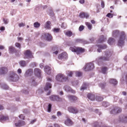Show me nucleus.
Masks as SVG:
<instances>
[{
    "mask_svg": "<svg viewBox=\"0 0 127 127\" xmlns=\"http://www.w3.org/2000/svg\"><path fill=\"white\" fill-rule=\"evenodd\" d=\"M68 77L65 76L63 74L59 73L56 77V79L58 81L60 82H65L68 80Z\"/></svg>",
    "mask_w": 127,
    "mask_h": 127,
    "instance_id": "obj_1",
    "label": "nucleus"
},
{
    "mask_svg": "<svg viewBox=\"0 0 127 127\" xmlns=\"http://www.w3.org/2000/svg\"><path fill=\"white\" fill-rule=\"evenodd\" d=\"M126 35L124 32H122L120 33V36L118 41V45L119 46L123 45Z\"/></svg>",
    "mask_w": 127,
    "mask_h": 127,
    "instance_id": "obj_2",
    "label": "nucleus"
},
{
    "mask_svg": "<svg viewBox=\"0 0 127 127\" xmlns=\"http://www.w3.org/2000/svg\"><path fill=\"white\" fill-rule=\"evenodd\" d=\"M105 56L99 57V61H108L109 60V58L111 56L112 52L109 51L105 52Z\"/></svg>",
    "mask_w": 127,
    "mask_h": 127,
    "instance_id": "obj_3",
    "label": "nucleus"
},
{
    "mask_svg": "<svg viewBox=\"0 0 127 127\" xmlns=\"http://www.w3.org/2000/svg\"><path fill=\"white\" fill-rule=\"evenodd\" d=\"M18 78V76L14 72H11L10 73L9 76L8 78V80L9 81H16L17 80Z\"/></svg>",
    "mask_w": 127,
    "mask_h": 127,
    "instance_id": "obj_4",
    "label": "nucleus"
},
{
    "mask_svg": "<svg viewBox=\"0 0 127 127\" xmlns=\"http://www.w3.org/2000/svg\"><path fill=\"white\" fill-rule=\"evenodd\" d=\"M70 49L72 52H76L77 54H78L80 53L83 52L84 51V49L80 47H71L70 48Z\"/></svg>",
    "mask_w": 127,
    "mask_h": 127,
    "instance_id": "obj_5",
    "label": "nucleus"
},
{
    "mask_svg": "<svg viewBox=\"0 0 127 127\" xmlns=\"http://www.w3.org/2000/svg\"><path fill=\"white\" fill-rule=\"evenodd\" d=\"M94 67V64L93 63H90L87 64L86 66L84 67L83 69L85 71H88L93 69Z\"/></svg>",
    "mask_w": 127,
    "mask_h": 127,
    "instance_id": "obj_6",
    "label": "nucleus"
},
{
    "mask_svg": "<svg viewBox=\"0 0 127 127\" xmlns=\"http://www.w3.org/2000/svg\"><path fill=\"white\" fill-rule=\"evenodd\" d=\"M67 110L69 112L75 114L78 113L79 112L78 109L76 107L72 106L68 107Z\"/></svg>",
    "mask_w": 127,
    "mask_h": 127,
    "instance_id": "obj_7",
    "label": "nucleus"
},
{
    "mask_svg": "<svg viewBox=\"0 0 127 127\" xmlns=\"http://www.w3.org/2000/svg\"><path fill=\"white\" fill-rule=\"evenodd\" d=\"M43 37L45 39L48 41H50L52 39V37L51 34L49 33H44L42 35L41 38Z\"/></svg>",
    "mask_w": 127,
    "mask_h": 127,
    "instance_id": "obj_8",
    "label": "nucleus"
},
{
    "mask_svg": "<svg viewBox=\"0 0 127 127\" xmlns=\"http://www.w3.org/2000/svg\"><path fill=\"white\" fill-rule=\"evenodd\" d=\"M24 55L26 58L28 59H31L33 58L32 52L30 50H27L25 51Z\"/></svg>",
    "mask_w": 127,
    "mask_h": 127,
    "instance_id": "obj_9",
    "label": "nucleus"
},
{
    "mask_svg": "<svg viewBox=\"0 0 127 127\" xmlns=\"http://www.w3.org/2000/svg\"><path fill=\"white\" fill-rule=\"evenodd\" d=\"M122 111V109L118 107H116L110 111L111 114H116L117 113H120Z\"/></svg>",
    "mask_w": 127,
    "mask_h": 127,
    "instance_id": "obj_10",
    "label": "nucleus"
},
{
    "mask_svg": "<svg viewBox=\"0 0 127 127\" xmlns=\"http://www.w3.org/2000/svg\"><path fill=\"white\" fill-rule=\"evenodd\" d=\"M49 97L51 100L59 101L61 100V98H60L58 96L55 95H51L49 96Z\"/></svg>",
    "mask_w": 127,
    "mask_h": 127,
    "instance_id": "obj_11",
    "label": "nucleus"
},
{
    "mask_svg": "<svg viewBox=\"0 0 127 127\" xmlns=\"http://www.w3.org/2000/svg\"><path fill=\"white\" fill-rule=\"evenodd\" d=\"M98 47L97 50L98 52H101V50L105 49L107 48V46L105 45H97Z\"/></svg>",
    "mask_w": 127,
    "mask_h": 127,
    "instance_id": "obj_12",
    "label": "nucleus"
},
{
    "mask_svg": "<svg viewBox=\"0 0 127 127\" xmlns=\"http://www.w3.org/2000/svg\"><path fill=\"white\" fill-rule=\"evenodd\" d=\"M67 57V54L65 52H64L59 55L58 58L59 59H63L66 58Z\"/></svg>",
    "mask_w": 127,
    "mask_h": 127,
    "instance_id": "obj_13",
    "label": "nucleus"
},
{
    "mask_svg": "<svg viewBox=\"0 0 127 127\" xmlns=\"http://www.w3.org/2000/svg\"><path fill=\"white\" fill-rule=\"evenodd\" d=\"M33 74V70L32 69H29L26 71L25 76V77H28L31 76Z\"/></svg>",
    "mask_w": 127,
    "mask_h": 127,
    "instance_id": "obj_14",
    "label": "nucleus"
},
{
    "mask_svg": "<svg viewBox=\"0 0 127 127\" xmlns=\"http://www.w3.org/2000/svg\"><path fill=\"white\" fill-rule=\"evenodd\" d=\"M79 16L82 18H87L89 17V15L87 13L82 12L80 13Z\"/></svg>",
    "mask_w": 127,
    "mask_h": 127,
    "instance_id": "obj_15",
    "label": "nucleus"
},
{
    "mask_svg": "<svg viewBox=\"0 0 127 127\" xmlns=\"http://www.w3.org/2000/svg\"><path fill=\"white\" fill-rule=\"evenodd\" d=\"M67 96L69 100L73 101H75L78 99L77 97L74 96L68 95H67Z\"/></svg>",
    "mask_w": 127,
    "mask_h": 127,
    "instance_id": "obj_16",
    "label": "nucleus"
},
{
    "mask_svg": "<svg viewBox=\"0 0 127 127\" xmlns=\"http://www.w3.org/2000/svg\"><path fill=\"white\" fill-rule=\"evenodd\" d=\"M64 123L65 125L68 126H70L72 125L73 124L72 122L69 118H67V119L65 120Z\"/></svg>",
    "mask_w": 127,
    "mask_h": 127,
    "instance_id": "obj_17",
    "label": "nucleus"
},
{
    "mask_svg": "<svg viewBox=\"0 0 127 127\" xmlns=\"http://www.w3.org/2000/svg\"><path fill=\"white\" fill-rule=\"evenodd\" d=\"M45 73L49 75L51 73V70L50 67L48 66H46L44 69Z\"/></svg>",
    "mask_w": 127,
    "mask_h": 127,
    "instance_id": "obj_18",
    "label": "nucleus"
},
{
    "mask_svg": "<svg viewBox=\"0 0 127 127\" xmlns=\"http://www.w3.org/2000/svg\"><path fill=\"white\" fill-rule=\"evenodd\" d=\"M7 70H8L6 67H2L0 69V74H5L7 72Z\"/></svg>",
    "mask_w": 127,
    "mask_h": 127,
    "instance_id": "obj_19",
    "label": "nucleus"
},
{
    "mask_svg": "<svg viewBox=\"0 0 127 127\" xmlns=\"http://www.w3.org/2000/svg\"><path fill=\"white\" fill-rule=\"evenodd\" d=\"M120 120L121 121L125 122H127V116L124 115H121L120 117Z\"/></svg>",
    "mask_w": 127,
    "mask_h": 127,
    "instance_id": "obj_20",
    "label": "nucleus"
},
{
    "mask_svg": "<svg viewBox=\"0 0 127 127\" xmlns=\"http://www.w3.org/2000/svg\"><path fill=\"white\" fill-rule=\"evenodd\" d=\"M25 122L23 121H19L18 123H16L15 125L16 127H20L25 125Z\"/></svg>",
    "mask_w": 127,
    "mask_h": 127,
    "instance_id": "obj_21",
    "label": "nucleus"
},
{
    "mask_svg": "<svg viewBox=\"0 0 127 127\" xmlns=\"http://www.w3.org/2000/svg\"><path fill=\"white\" fill-rule=\"evenodd\" d=\"M52 86V85L51 83L48 82H47L44 88V90L45 91H47L49 89L51 88Z\"/></svg>",
    "mask_w": 127,
    "mask_h": 127,
    "instance_id": "obj_22",
    "label": "nucleus"
},
{
    "mask_svg": "<svg viewBox=\"0 0 127 127\" xmlns=\"http://www.w3.org/2000/svg\"><path fill=\"white\" fill-rule=\"evenodd\" d=\"M19 64L22 67H24L26 66L27 63L25 61L21 60L20 61Z\"/></svg>",
    "mask_w": 127,
    "mask_h": 127,
    "instance_id": "obj_23",
    "label": "nucleus"
},
{
    "mask_svg": "<svg viewBox=\"0 0 127 127\" xmlns=\"http://www.w3.org/2000/svg\"><path fill=\"white\" fill-rule=\"evenodd\" d=\"M35 75L39 77L40 76V70L39 68H36L34 70Z\"/></svg>",
    "mask_w": 127,
    "mask_h": 127,
    "instance_id": "obj_24",
    "label": "nucleus"
},
{
    "mask_svg": "<svg viewBox=\"0 0 127 127\" xmlns=\"http://www.w3.org/2000/svg\"><path fill=\"white\" fill-rule=\"evenodd\" d=\"M8 119V118L7 117H5L3 115H0V121L2 122L3 121H5Z\"/></svg>",
    "mask_w": 127,
    "mask_h": 127,
    "instance_id": "obj_25",
    "label": "nucleus"
},
{
    "mask_svg": "<svg viewBox=\"0 0 127 127\" xmlns=\"http://www.w3.org/2000/svg\"><path fill=\"white\" fill-rule=\"evenodd\" d=\"M87 97L88 98L92 101L95 100V96L94 95L92 94H89L88 95Z\"/></svg>",
    "mask_w": 127,
    "mask_h": 127,
    "instance_id": "obj_26",
    "label": "nucleus"
},
{
    "mask_svg": "<svg viewBox=\"0 0 127 127\" xmlns=\"http://www.w3.org/2000/svg\"><path fill=\"white\" fill-rule=\"evenodd\" d=\"M115 42V39L112 38H109L108 41V43L110 45H112Z\"/></svg>",
    "mask_w": 127,
    "mask_h": 127,
    "instance_id": "obj_27",
    "label": "nucleus"
},
{
    "mask_svg": "<svg viewBox=\"0 0 127 127\" xmlns=\"http://www.w3.org/2000/svg\"><path fill=\"white\" fill-rule=\"evenodd\" d=\"M109 82L110 83L114 85L117 84L118 83L116 79H110Z\"/></svg>",
    "mask_w": 127,
    "mask_h": 127,
    "instance_id": "obj_28",
    "label": "nucleus"
},
{
    "mask_svg": "<svg viewBox=\"0 0 127 127\" xmlns=\"http://www.w3.org/2000/svg\"><path fill=\"white\" fill-rule=\"evenodd\" d=\"M119 33L118 31L115 30L113 32L112 35L114 37H116L118 35Z\"/></svg>",
    "mask_w": 127,
    "mask_h": 127,
    "instance_id": "obj_29",
    "label": "nucleus"
},
{
    "mask_svg": "<svg viewBox=\"0 0 127 127\" xmlns=\"http://www.w3.org/2000/svg\"><path fill=\"white\" fill-rule=\"evenodd\" d=\"M75 41L77 42L83 43L84 44H87L88 43L86 41L79 39H76Z\"/></svg>",
    "mask_w": 127,
    "mask_h": 127,
    "instance_id": "obj_30",
    "label": "nucleus"
},
{
    "mask_svg": "<svg viewBox=\"0 0 127 127\" xmlns=\"http://www.w3.org/2000/svg\"><path fill=\"white\" fill-rule=\"evenodd\" d=\"M88 84L86 83H84L81 87V90H84L86 89L87 87L88 86Z\"/></svg>",
    "mask_w": 127,
    "mask_h": 127,
    "instance_id": "obj_31",
    "label": "nucleus"
},
{
    "mask_svg": "<svg viewBox=\"0 0 127 127\" xmlns=\"http://www.w3.org/2000/svg\"><path fill=\"white\" fill-rule=\"evenodd\" d=\"M51 23L50 21H48L45 26V27L46 29H49L50 28V24Z\"/></svg>",
    "mask_w": 127,
    "mask_h": 127,
    "instance_id": "obj_32",
    "label": "nucleus"
},
{
    "mask_svg": "<svg viewBox=\"0 0 127 127\" xmlns=\"http://www.w3.org/2000/svg\"><path fill=\"white\" fill-rule=\"evenodd\" d=\"M105 39V38H104L103 36L102 35L100 36L99 39H98V42L99 43H102L104 41V40Z\"/></svg>",
    "mask_w": 127,
    "mask_h": 127,
    "instance_id": "obj_33",
    "label": "nucleus"
},
{
    "mask_svg": "<svg viewBox=\"0 0 127 127\" xmlns=\"http://www.w3.org/2000/svg\"><path fill=\"white\" fill-rule=\"evenodd\" d=\"M108 69V68L106 67H102L101 69V72L104 74L106 73L107 71V70Z\"/></svg>",
    "mask_w": 127,
    "mask_h": 127,
    "instance_id": "obj_34",
    "label": "nucleus"
},
{
    "mask_svg": "<svg viewBox=\"0 0 127 127\" xmlns=\"http://www.w3.org/2000/svg\"><path fill=\"white\" fill-rule=\"evenodd\" d=\"M85 24L88 29L91 30L92 29V26L91 24L89 22H86Z\"/></svg>",
    "mask_w": 127,
    "mask_h": 127,
    "instance_id": "obj_35",
    "label": "nucleus"
},
{
    "mask_svg": "<svg viewBox=\"0 0 127 127\" xmlns=\"http://www.w3.org/2000/svg\"><path fill=\"white\" fill-rule=\"evenodd\" d=\"M1 85V87L2 88L4 89H7L8 88V86L5 84H2V85Z\"/></svg>",
    "mask_w": 127,
    "mask_h": 127,
    "instance_id": "obj_36",
    "label": "nucleus"
},
{
    "mask_svg": "<svg viewBox=\"0 0 127 127\" xmlns=\"http://www.w3.org/2000/svg\"><path fill=\"white\" fill-rule=\"evenodd\" d=\"M64 89L65 91L67 92H70L71 89L69 86H67L64 87Z\"/></svg>",
    "mask_w": 127,
    "mask_h": 127,
    "instance_id": "obj_37",
    "label": "nucleus"
},
{
    "mask_svg": "<svg viewBox=\"0 0 127 127\" xmlns=\"http://www.w3.org/2000/svg\"><path fill=\"white\" fill-rule=\"evenodd\" d=\"M73 73V72L68 71L66 72V74L67 76L71 77L72 76Z\"/></svg>",
    "mask_w": 127,
    "mask_h": 127,
    "instance_id": "obj_38",
    "label": "nucleus"
},
{
    "mask_svg": "<svg viewBox=\"0 0 127 127\" xmlns=\"http://www.w3.org/2000/svg\"><path fill=\"white\" fill-rule=\"evenodd\" d=\"M72 33L70 31H68L66 32L65 34L67 36L70 37L72 35Z\"/></svg>",
    "mask_w": 127,
    "mask_h": 127,
    "instance_id": "obj_39",
    "label": "nucleus"
},
{
    "mask_svg": "<svg viewBox=\"0 0 127 127\" xmlns=\"http://www.w3.org/2000/svg\"><path fill=\"white\" fill-rule=\"evenodd\" d=\"M96 100L100 101H102L103 99V98L100 96H97L96 98Z\"/></svg>",
    "mask_w": 127,
    "mask_h": 127,
    "instance_id": "obj_40",
    "label": "nucleus"
},
{
    "mask_svg": "<svg viewBox=\"0 0 127 127\" xmlns=\"http://www.w3.org/2000/svg\"><path fill=\"white\" fill-rule=\"evenodd\" d=\"M15 49L14 47L12 46H10L9 47V51L11 53L14 51Z\"/></svg>",
    "mask_w": 127,
    "mask_h": 127,
    "instance_id": "obj_41",
    "label": "nucleus"
},
{
    "mask_svg": "<svg viewBox=\"0 0 127 127\" xmlns=\"http://www.w3.org/2000/svg\"><path fill=\"white\" fill-rule=\"evenodd\" d=\"M34 27L35 28H38L40 26V24L37 22H35L34 23Z\"/></svg>",
    "mask_w": 127,
    "mask_h": 127,
    "instance_id": "obj_42",
    "label": "nucleus"
},
{
    "mask_svg": "<svg viewBox=\"0 0 127 127\" xmlns=\"http://www.w3.org/2000/svg\"><path fill=\"white\" fill-rule=\"evenodd\" d=\"M30 82H31L32 84L34 86L35 85V83L34 81V79L33 78H32Z\"/></svg>",
    "mask_w": 127,
    "mask_h": 127,
    "instance_id": "obj_43",
    "label": "nucleus"
},
{
    "mask_svg": "<svg viewBox=\"0 0 127 127\" xmlns=\"http://www.w3.org/2000/svg\"><path fill=\"white\" fill-rule=\"evenodd\" d=\"M60 29L59 28H54L53 31L54 32L58 33L59 32Z\"/></svg>",
    "mask_w": 127,
    "mask_h": 127,
    "instance_id": "obj_44",
    "label": "nucleus"
},
{
    "mask_svg": "<svg viewBox=\"0 0 127 127\" xmlns=\"http://www.w3.org/2000/svg\"><path fill=\"white\" fill-rule=\"evenodd\" d=\"M52 105L51 104H48V108H47V111L48 112H50L51 110Z\"/></svg>",
    "mask_w": 127,
    "mask_h": 127,
    "instance_id": "obj_45",
    "label": "nucleus"
},
{
    "mask_svg": "<svg viewBox=\"0 0 127 127\" xmlns=\"http://www.w3.org/2000/svg\"><path fill=\"white\" fill-rule=\"evenodd\" d=\"M102 105L103 106L105 107H107L109 105V104L108 102H103Z\"/></svg>",
    "mask_w": 127,
    "mask_h": 127,
    "instance_id": "obj_46",
    "label": "nucleus"
},
{
    "mask_svg": "<svg viewBox=\"0 0 127 127\" xmlns=\"http://www.w3.org/2000/svg\"><path fill=\"white\" fill-rule=\"evenodd\" d=\"M76 76L79 77L82 75V73L79 72H76Z\"/></svg>",
    "mask_w": 127,
    "mask_h": 127,
    "instance_id": "obj_47",
    "label": "nucleus"
},
{
    "mask_svg": "<svg viewBox=\"0 0 127 127\" xmlns=\"http://www.w3.org/2000/svg\"><path fill=\"white\" fill-rule=\"evenodd\" d=\"M106 16L109 18H112L113 17V14L110 13H108L107 15Z\"/></svg>",
    "mask_w": 127,
    "mask_h": 127,
    "instance_id": "obj_48",
    "label": "nucleus"
},
{
    "mask_svg": "<svg viewBox=\"0 0 127 127\" xmlns=\"http://www.w3.org/2000/svg\"><path fill=\"white\" fill-rule=\"evenodd\" d=\"M105 85V84L103 83H100L99 84V86L102 89L104 88Z\"/></svg>",
    "mask_w": 127,
    "mask_h": 127,
    "instance_id": "obj_49",
    "label": "nucleus"
},
{
    "mask_svg": "<svg viewBox=\"0 0 127 127\" xmlns=\"http://www.w3.org/2000/svg\"><path fill=\"white\" fill-rule=\"evenodd\" d=\"M3 21L4 22V23L5 24H8V19H7L3 18Z\"/></svg>",
    "mask_w": 127,
    "mask_h": 127,
    "instance_id": "obj_50",
    "label": "nucleus"
},
{
    "mask_svg": "<svg viewBox=\"0 0 127 127\" xmlns=\"http://www.w3.org/2000/svg\"><path fill=\"white\" fill-rule=\"evenodd\" d=\"M84 29V27L83 25H81L79 27V31H81Z\"/></svg>",
    "mask_w": 127,
    "mask_h": 127,
    "instance_id": "obj_51",
    "label": "nucleus"
},
{
    "mask_svg": "<svg viewBox=\"0 0 127 127\" xmlns=\"http://www.w3.org/2000/svg\"><path fill=\"white\" fill-rule=\"evenodd\" d=\"M15 46L16 47L20 48L21 47V44L18 43H16L15 44Z\"/></svg>",
    "mask_w": 127,
    "mask_h": 127,
    "instance_id": "obj_52",
    "label": "nucleus"
},
{
    "mask_svg": "<svg viewBox=\"0 0 127 127\" xmlns=\"http://www.w3.org/2000/svg\"><path fill=\"white\" fill-rule=\"evenodd\" d=\"M21 53L19 51H16L15 53V55L17 57H19L20 56Z\"/></svg>",
    "mask_w": 127,
    "mask_h": 127,
    "instance_id": "obj_53",
    "label": "nucleus"
},
{
    "mask_svg": "<svg viewBox=\"0 0 127 127\" xmlns=\"http://www.w3.org/2000/svg\"><path fill=\"white\" fill-rule=\"evenodd\" d=\"M25 26V24L22 23L19 24V26L20 27H24Z\"/></svg>",
    "mask_w": 127,
    "mask_h": 127,
    "instance_id": "obj_54",
    "label": "nucleus"
},
{
    "mask_svg": "<svg viewBox=\"0 0 127 127\" xmlns=\"http://www.w3.org/2000/svg\"><path fill=\"white\" fill-rule=\"evenodd\" d=\"M19 117L21 119H22L23 120H24V119L25 116L22 114L20 115L19 116Z\"/></svg>",
    "mask_w": 127,
    "mask_h": 127,
    "instance_id": "obj_55",
    "label": "nucleus"
},
{
    "mask_svg": "<svg viewBox=\"0 0 127 127\" xmlns=\"http://www.w3.org/2000/svg\"><path fill=\"white\" fill-rule=\"evenodd\" d=\"M101 6L102 8H103L104 7V2L102 1L101 3Z\"/></svg>",
    "mask_w": 127,
    "mask_h": 127,
    "instance_id": "obj_56",
    "label": "nucleus"
},
{
    "mask_svg": "<svg viewBox=\"0 0 127 127\" xmlns=\"http://www.w3.org/2000/svg\"><path fill=\"white\" fill-rule=\"evenodd\" d=\"M47 81L48 82H51L52 81L51 78L49 77L47 78Z\"/></svg>",
    "mask_w": 127,
    "mask_h": 127,
    "instance_id": "obj_57",
    "label": "nucleus"
},
{
    "mask_svg": "<svg viewBox=\"0 0 127 127\" xmlns=\"http://www.w3.org/2000/svg\"><path fill=\"white\" fill-rule=\"evenodd\" d=\"M17 72L19 74H20L22 72V70L21 69L19 68Z\"/></svg>",
    "mask_w": 127,
    "mask_h": 127,
    "instance_id": "obj_58",
    "label": "nucleus"
},
{
    "mask_svg": "<svg viewBox=\"0 0 127 127\" xmlns=\"http://www.w3.org/2000/svg\"><path fill=\"white\" fill-rule=\"evenodd\" d=\"M0 30L2 31H4L5 30V28L3 27H2L0 28Z\"/></svg>",
    "mask_w": 127,
    "mask_h": 127,
    "instance_id": "obj_59",
    "label": "nucleus"
},
{
    "mask_svg": "<svg viewBox=\"0 0 127 127\" xmlns=\"http://www.w3.org/2000/svg\"><path fill=\"white\" fill-rule=\"evenodd\" d=\"M84 0H80L79 2L81 4H83L84 2Z\"/></svg>",
    "mask_w": 127,
    "mask_h": 127,
    "instance_id": "obj_60",
    "label": "nucleus"
},
{
    "mask_svg": "<svg viewBox=\"0 0 127 127\" xmlns=\"http://www.w3.org/2000/svg\"><path fill=\"white\" fill-rule=\"evenodd\" d=\"M17 38L19 41H21L23 39V38L21 37H18Z\"/></svg>",
    "mask_w": 127,
    "mask_h": 127,
    "instance_id": "obj_61",
    "label": "nucleus"
},
{
    "mask_svg": "<svg viewBox=\"0 0 127 127\" xmlns=\"http://www.w3.org/2000/svg\"><path fill=\"white\" fill-rule=\"evenodd\" d=\"M56 116L54 115H53L52 116L51 118L52 119H54L56 118Z\"/></svg>",
    "mask_w": 127,
    "mask_h": 127,
    "instance_id": "obj_62",
    "label": "nucleus"
},
{
    "mask_svg": "<svg viewBox=\"0 0 127 127\" xmlns=\"http://www.w3.org/2000/svg\"><path fill=\"white\" fill-rule=\"evenodd\" d=\"M51 92V90H49V91H48V93L47 94H46L47 95H50V94Z\"/></svg>",
    "mask_w": 127,
    "mask_h": 127,
    "instance_id": "obj_63",
    "label": "nucleus"
},
{
    "mask_svg": "<svg viewBox=\"0 0 127 127\" xmlns=\"http://www.w3.org/2000/svg\"><path fill=\"white\" fill-rule=\"evenodd\" d=\"M55 127H60V126L57 124H54Z\"/></svg>",
    "mask_w": 127,
    "mask_h": 127,
    "instance_id": "obj_64",
    "label": "nucleus"
}]
</instances>
